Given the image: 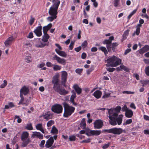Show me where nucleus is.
Here are the masks:
<instances>
[{
  "label": "nucleus",
  "mask_w": 149,
  "mask_h": 149,
  "mask_svg": "<svg viewBox=\"0 0 149 149\" xmlns=\"http://www.w3.org/2000/svg\"><path fill=\"white\" fill-rule=\"evenodd\" d=\"M7 82L6 80L3 81V83L0 86V88H4L7 85Z\"/></svg>",
  "instance_id": "44"
},
{
  "label": "nucleus",
  "mask_w": 149,
  "mask_h": 149,
  "mask_svg": "<svg viewBox=\"0 0 149 149\" xmlns=\"http://www.w3.org/2000/svg\"><path fill=\"white\" fill-rule=\"evenodd\" d=\"M87 42L86 40H85L81 44V46L83 48H85L87 45Z\"/></svg>",
  "instance_id": "56"
},
{
  "label": "nucleus",
  "mask_w": 149,
  "mask_h": 149,
  "mask_svg": "<svg viewBox=\"0 0 149 149\" xmlns=\"http://www.w3.org/2000/svg\"><path fill=\"white\" fill-rule=\"evenodd\" d=\"M74 43V42L71 41L70 45L69 46V47L70 50H72L73 47V46Z\"/></svg>",
  "instance_id": "59"
},
{
  "label": "nucleus",
  "mask_w": 149,
  "mask_h": 149,
  "mask_svg": "<svg viewBox=\"0 0 149 149\" xmlns=\"http://www.w3.org/2000/svg\"><path fill=\"white\" fill-rule=\"evenodd\" d=\"M91 133L93 136L96 135L97 136L99 135L101 133V131L100 130H92L91 132Z\"/></svg>",
  "instance_id": "37"
},
{
  "label": "nucleus",
  "mask_w": 149,
  "mask_h": 149,
  "mask_svg": "<svg viewBox=\"0 0 149 149\" xmlns=\"http://www.w3.org/2000/svg\"><path fill=\"white\" fill-rule=\"evenodd\" d=\"M106 47L108 52H110L111 51L112 49L111 45V44L107 45Z\"/></svg>",
  "instance_id": "55"
},
{
  "label": "nucleus",
  "mask_w": 149,
  "mask_h": 149,
  "mask_svg": "<svg viewBox=\"0 0 149 149\" xmlns=\"http://www.w3.org/2000/svg\"><path fill=\"white\" fill-rule=\"evenodd\" d=\"M53 89L54 91L61 95H65L68 93V92L64 88H62L61 85L59 84L53 85Z\"/></svg>",
  "instance_id": "5"
},
{
  "label": "nucleus",
  "mask_w": 149,
  "mask_h": 149,
  "mask_svg": "<svg viewBox=\"0 0 149 149\" xmlns=\"http://www.w3.org/2000/svg\"><path fill=\"white\" fill-rule=\"evenodd\" d=\"M83 69L82 68H77L75 70L76 72L79 74H80L82 72Z\"/></svg>",
  "instance_id": "50"
},
{
  "label": "nucleus",
  "mask_w": 149,
  "mask_h": 149,
  "mask_svg": "<svg viewBox=\"0 0 149 149\" xmlns=\"http://www.w3.org/2000/svg\"><path fill=\"white\" fill-rule=\"evenodd\" d=\"M110 145V143H108L107 144H104L102 147V148L103 149H106Z\"/></svg>",
  "instance_id": "57"
},
{
  "label": "nucleus",
  "mask_w": 149,
  "mask_h": 149,
  "mask_svg": "<svg viewBox=\"0 0 149 149\" xmlns=\"http://www.w3.org/2000/svg\"><path fill=\"white\" fill-rule=\"evenodd\" d=\"M114 39V38L113 36H111L109 38V39L105 40L103 42V44H106L107 45L111 44L112 41Z\"/></svg>",
  "instance_id": "28"
},
{
  "label": "nucleus",
  "mask_w": 149,
  "mask_h": 149,
  "mask_svg": "<svg viewBox=\"0 0 149 149\" xmlns=\"http://www.w3.org/2000/svg\"><path fill=\"white\" fill-rule=\"evenodd\" d=\"M91 139H87L84 140L80 142L81 143H88L91 142Z\"/></svg>",
  "instance_id": "58"
},
{
  "label": "nucleus",
  "mask_w": 149,
  "mask_h": 149,
  "mask_svg": "<svg viewBox=\"0 0 149 149\" xmlns=\"http://www.w3.org/2000/svg\"><path fill=\"white\" fill-rule=\"evenodd\" d=\"M61 68L62 67L61 66L57 65L54 64L53 65V69L54 71L60 70Z\"/></svg>",
  "instance_id": "31"
},
{
  "label": "nucleus",
  "mask_w": 149,
  "mask_h": 149,
  "mask_svg": "<svg viewBox=\"0 0 149 149\" xmlns=\"http://www.w3.org/2000/svg\"><path fill=\"white\" fill-rule=\"evenodd\" d=\"M142 26V25L141 24H138L136 26V30L135 31H134V33L133 34V35H134L135 34H136L137 36L139 35L140 33V28Z\"/></svg>",
  "instance_id": "29"
},
{
  "label": "nucleus",
  "mask_w": 149,
  "mask_h": 149,
  "mask_svg": "<svg viewBox=\"0 0 149 149\" xmlns=\"http://www.w3.org/2000/svg\"><path fill=\"white\" fill-rule=\"evenodd\" d=\"M57 136L55 135L53 136H51L47 141L45 144V146L47 148H49L52 146L54 142V140H56L57 138Z\"/></svg>",
  "instance_id": "8"
},
{
  "label": "nucleus",
  "mask_w": 149,
  "mask_h": 149,
  "mask_svg": "<svg viewBox=\"0 0 149 149\" xmlns=\"http://www.w3.org/2000/svg\"><path fill=\"white\" fill-rule=\"evenodd\" d=\"M32 46V44L29 42H26L23 45V47L24 48H28L31 47Z\"/></svg>",
  "instance_id": "41"
},
{
  "label": "nucleus",
  "mask_w": 149,
  "mask_h": 149,
  "mask_svg": "<svg viewBox=\"0 0 149 149\" xmlns=\"http://www.w3.org/2000/svg\"><path fill=\"white\" fill-rule=\"evenodd\" d=\"M61 84L64 87L66 86V82L67 79L68 73L65 71L61 72Z\"/></svg>",
  "instance_id": "9"
},
{
  "label": "nucleus",
  "mask_w": 149,
  "mask_h": 149,
  "mask_svg": "<svg viewBox=\"0 0 149 149\" xmlns=\"http://www.w3.org/2000/svg\"><path fill=\"white\" fill-rule=\"evenodd\" d=\"M60 2L58 0L57 1L56 3L53 4L50 8L49 11V13L50 15H51V16L47 18L48 21L52 22L54 19L56 18L58 8L60 4Z\"/></svg>",
  "instance_id": "2"
},
{
  "label": "nucleus",
  "mask_w": 149,
  "mask_h": 149,
  "mask_svg": "<svg viewBox=\"0 0 149 149\" xmlns=\"http://www.w3.org/2000/svg\"><path fill=\"white\" fill-rule=\"evenodd\" d=\"M132 122V120L131 119L127 120L125 121V123H124V125H126L127 124H129Z\"/></svg>",
  "instance_id": "53"
},
{
  "label": "nucleus",
  "mask_w": 149,
  "mask_h": 149,
  "mask_svg": "<svg viewBox=\"0 0 149 149\" xmlns=\"http://www.w3.org/2000/svg\"><path fill=\"white\" fill-rule=\"evenodd\" d=\"M29 134L27 132H23L22 134L21 139L22 141V146L26 147L29 143L30 140L28 137Z\"/></svg>",
  "instance_id": "6"
},
{
  "label": "nucleus",
  "mask_w": 149,
  "mask_h": 149,
  "mask_svg": "<svg viewBox=\"0 0 149 149\" xmlns=\"http://www.w3.org/2000/svg\"><path fill=\"white\" fill-rule=\"evenodd\" d=\"M45 143V141L44 140H42L41 141L40 144V146L43 147L44 146V144Z\"/></svg>",
  "instance_id": "64"
},
{
  "label": "nucleus",
  "mask_w": 149,
  "mask_h": 149,
  "mask_svg": "<svg viewBox=\"0 0 149 149\" xmlns=\"http://www.w3.org/2000/svg\"><path fill=\"white\" fill-rule=\"evenodd\" d=\"M38 25L39 26L36 27V29L34 30V32L37 36L40 37L42 34V26L40 24H39Z\"/></svg>",
  "instance_id": "12"
},
{
  "label": "nucleus",
  "mask_w": 149,
  "mask_h": 149,
  "mask_svg": "<svg viewBox=\"0 0 149 149\" xmlns=\"http://www.w3.org/2000/svg\"><path fill=\"white\" fill-rule=\"evenodd\" d=\"M107 70L109 72H112L114 71L115 70L114 68H109L107 69Z\"/></svg>",
  "instance_id": "62"
},
{
  "label": "nucleus",
  "mask_w": 149,
  "mask_h": 149,
  "mask_svg": "<svg viewBox=\"0 0 149 149\" xmlns=\"http://www.w3.org/2000/svg\"><path fill=\"white\" fill-rule=\"evenodd\" d=\"M42 116L44 118L47 120L52 118V115L50 112L48 111L45 113L44 115H42Z\"/></svg>",
  "instance_id": "22"
},
{
  "label": "nucleus",
  "mask_w": 149,
  "mask_h": 149,
  "mask_svg": "<svg viewBox=\"0 0 149 149\" xmlns=\"http://www.w3.org/2000/svg\"><path fill=\"white\" fill-rule=\"evenodd\" d=\"M102 93L99 90H97L93 94V96L97 99L100 98L102 95Z\"/></svg>",
  "instance_id": "26"
},
{
  "label": "nucleus",
  "mask_w": 149,
  "mask_h": 149,
  "mask_svg": "<svg viewBox=\"0 0 149 149\" xmlns=\"http://www.w3.org/2000/svg\"><path fill=\"white\" fill-rule=\"evenodd\" d=\"M130 31V30L129 29H127L126 30L124 33L123 35V40H125L127 38V36L129 33V32Z\"/></svg>",
  "instance_id": "32"
},
{
  "label": "nucleus",
  "mask_w": 149,
  "mask_h": 149,
  "mask_svg": "<svg viewBox=\"0 0 149 149\" xmlns=\"http://www.w3.org/2000/svg\"><path fill=\"white\" fill-rule=\"evenodd\" d=\"M14 40V38L12 36L9 37L4 42L5 45L6 47L9 46L12 43Z\"/></svg>",
  "instance_id": "18"
},
{
  "label": "nucleus",
  "mask_w": 149,
  "mask_h": 149,
  "mask_svg": "<svg viewBox=\"0 0 149 149\" xmlns=\"http://www.w3.org/2000/svg\"><path fill=\"white\" fill-rule=\"evenodd\" d=\"M92 131V130L88 129V130L86 131V134L88 136H93L92 134L91 133V132Z\"/></svg>",
  "instance_id": "49"
},
{
  "label": "nucleus",
  "mask_w": 149,
  "mask_h": 149,
  "mask_svg": "<svg viewBox=\"0 0 149 149\" xmlns=\"http://www.w3.org/2000/svg\"><path fill=\"white\" fill-rule=\"evenodd\" d=\"M54 124V121L52 120H50L47 123V125L48 127H51Z\"/></svg>",
  "instance_id": "47"
},
{
  "label": "nucleus",
  "mask_w": 149,
  "mask_h": 149,
  "mask_svg": "<svg viewBox=\"0 0 149 149\" xmlns=\"http://www.w3.org/2000/svg\"><path fill=\"white\" fill-rule=\"evenodd\" d=\"M37 43L35 45V46L37 48H42L48 45L44 42H42L40 41H37Z\"/></svg>",
  "instance_id": "15"
},
{
  "label": "nucleus",
  "mask_w": 149,
  "mask_h": 149,
  "mask_svg": "<svg viewBox=\"0 0 149 149\" xmlns=\"http://www.w3.org/2000/svg\"><path fill=\"white\" fill-rule=\"evenodd\" d=\"M107 63L106 65L107 67L111 66L112 67H116L119 65L121 63V60L113 56L109 58L107 60Z\"/></svg>",
  "instance_id": "3"
},
{
  "label": "nucleus",
  "mask_w": 149,
  "mask_h": 149,
  "mask_svg": "<svg viewBox=\"0 0 149 149\" xmlns=\"http://www.w3.org/2000/svg\"><path fill=\"white\" fill-rule=\"evenodd\" d=\"M25 128L27 130H32L33 129L31 123L27 124Z\"/></svg>",
  "instance_id": "42"
},
{
  "label": "nucleus",
  "mask_w": 149,
  "mask_h": 149,
  "mask_svg": "<svg viewBox=\"0 0 149 149\" xmlns=\"http://www.w3.org/2000/svg\"><path fill=\"white\" fill-rule=\"evenodd\" d=\"M137 10V8H136L127 17V19L128 20L130 19L131 17L134 14H135Z\"/></svg>",
  "instance_id": "40"
},
{
  "label": "nucleus",
  "mask_w": 149,
  "mask_h": 149,
  "mask_svg": "<svg viewBox=\"0 0 149 149\" xmlns=\"http://www.w3.org/2000/svg\"><path fill=\"white\" fill-rule=\"evenodd\" d=\"M120 0H114L113 4L115 7H117L120 3Z\"/></svg>",
  "instance_id": "45"
},
{
  "label": "nucleus",
  "mask_w": 149,
  "mask_h": 149,
  "mask_svg": "<svg viewBox=\"0 0 149 149\" xmlns=\"http://www.w3.org/2000/svg\"><path fill=\"white\" fill-rule=\"evenodd\" d=\"M107 109L108 110L110 124L112 125H115L117 123L119 125H120L123 120V115L120 114L118 117L117 116L118 113L120 112L121 107L118 106L116 108H112L110 109Z\"/></svg>",
  "instance_id": "1"
},
{
  "label": "nucleus",
  "mask_w": 149,
  "mask_h": 149,
  "mask_svg": "<svg viewBox=\"0 0 149 149\" xmlns=\"http://www.w3.org/2000/svg\"><path fill=\"white\" fill-rule=\"evenodd\" d=\"M44 35L42 36V40L44 42H47L49 38V36L47 33H43Z\"/></svg>",
  "instance_id": "27"
},
{
  "label": "nucleus",
  "mask_w": 149,
  "mask_h": 149,
  "mask_svg": "<svg viewBox=\"0 0 149 149\" xmlns=\"http://www.w3.org/2000/svg\"><path fill=\"white\" fill-rule=\"evenodd\" d=\"M123 131V130L121 128H112V133L115 134H120Z\"/></svg>",
  "instance_id": "13"
},
{
  "label": "nucleus",
  "mask_w": 149,
  "mask_h": 149,
  "mask_svg": "<svg viewBox=\"0 0 149 149\" xmlns=\"http://www.w3.org/2000/svg\"><path fill=\"white\" fill-rule=\"evenodd\" d=\"M29 92V89L28 87L24 86L20 89V92L22 93L25 95H26Z\"/></svg>",
  "instance_id": "20"
},
{
  "label": "nucleus",
  "mask_w": 149,
  "mask_h": 149,
  "mask_svg": "<svg viewBox=\"0 0 149 149\" xmlns=\"http://www.w3.org/2000/svg\"><path fill=\"white\" fill-rule=\"evenodd\" d=\"M140 82L141 83L143 86L147 85H149V80H141Z\"/></svg>",
  "instance_id": "38"
},
{
  "label": "nucleus",
  "mask_w": 149,
  "mask_h": 149,
  "mask_svg": "<svg viewBox=\"0 0 149 149\" xmlns=\"http://www.w3.org/2000/svg\"><path fill=\"white\" fill-rule=\"evenodd\" d=\"M117 70H120L123 69L127 72H128V69L123 65H121L120 67L117 68Z\"/></svg>",
  "instance_id": "39"
},
{
  "label": "nucleus",
  "mask_w": 149,
  "mask_h": 149,
  "mask_svg": "<svg viewBox=\"0 0 149 149\" xmlns=\"http://www.w3.org/2000/svg\"><path fill=\"white\" fill-rule=\"evenodd\" d=\"M112 128H111L109 129H105V130H102V132H107V133H112Z\"/></svg>",
  "instance_id": "52"
},
{
  "label": "nucleus",
  "mask_w": 149,
  "mask_h": 149,
  "mask_svg": "<svg viewBox=\"0 0 149 149\" xmlns=\"http://www.w3.org/2000/svg\"><path fill=\"white\" fill-rule=\"evenodd\" d=\"M76 136L74 135H71L69 136V139L70 141H74L76 140Z\"/></svg>",
  "instance_id": "43"
},
{
  "label": "nucleus",
  "mask_w": 149,
  "mask_h": 149,
  "mask_svg": "<svg viewBox=\"0 0 149 149\" xmlns=\"http://www.w3.org/2000/svg\"><path fill=\"white\" fill-rule=\"evenodd\" d=\"M76 97V95L75 93L73 92L72 95L70 100V103H72V104L74 106H76L77 104L74 102V99Z\"/></svg>",
  "instance_id": "14"
},
{
  "label": "nucleus",
  "mask_w": 149,
  "mask_h": 149,
  "mask_svg": "<svg viewBox=\"0 0 149 149\" xmlns=\"http://www.w3.org/2000/svg\"><path fill=\"white\" fill-rule=\"evenodd\" d=\"M100 50H101L104 52L105 55H106L108 54V52L106 47H100L98 48Z\"/></svg>",
  "instance_id": "36"
},
{
  "label": "nucleus",
  "mask_w": 149,
  "mask_h": 149,
  "mask_svg": "<svg viewBox=\"0 0 149 149\" xmlns=\"http://www.w3.org/2000/svg\"><path fill=\"white\" fill-rule=\"evenodd\" d=\"M86 124L85 122V119L83 118L82 119L81 121L80 126L82 129H84L86 127Z\"/></svg>",
  "instance_id": "30"
},
{
  "label": "nucleus",
  "mask_w": 149,
  "mask_h": 149,
  "mask_svg": "<svg viewBox=\"0 0 149 149\" xmlns=\"http://www.w3.org/2000/svg\"><path fill=\"white\" fill-rule=\"evenodd\" d=\"M35 136L40 139H42L43 138V135L40 132H33V134L31 135V137L33 138Z\"/></svg>",
  "instance_id": "19"
},
{
  "label": "nucleus",
  "mask_w": 149,
  "mask_h": 149,
  "mask_svg": "<svg viewBox=\"0 0 149 149\" xmlns=\"http://www.w3.org/2000/svg\"><path fill=\"white\" fill-rule=\"evenodd\" d=\"M51 133L54 134H56L58 133V130L54 126H53L51 131Z\"/></svg>",
  "instance_id": "35"
},
{
  "label": "nucleus",
  "mask_w": 149,
  "mask_h": 149,
  "mask_svg": "<svg viewBox=\"0 0 149 149\" xmlns=\"http://www.w3.org/2000/svg\"><path fill=\"white\" fill-rule=\"evenodd\" d=\"M73 88L78 95H79L81 93L82 89L77 84H74Z\"/></svg>",
  "instance_id": "16"
},
{
  "label": "nucleus",
  "mask_w": 149,
  "mask_h": 149,
  "mask_svg": "<svg viewBox=\"0 0 149 149\" xmlns=\"http://www.w3.org/2000/svg\"><path fill=\"white\" fill-rule=\"evenodd\" d=\"M59 80L58 78L56 77H54L53 78L52 81V83L54 84V85L55 84H59Z\"/></svg>",
  "instance_id": "33"
},
{
  "label": "nucleus",
  "mask_w": 149,
  "mask_h": 149,
  "mask_svg": "<svg viewBox=\"0 0 149 149\" xmlns=\"http://www.w3.org/2000/svg\"><path fill=\"white\" fill-rule=\"evenodd\" d=\"M55 51L56 53L59 56L64 57H66L67 54L64 51H61L57 49H55Z\"/></svg>",
  "instance_id": "23"
},
{
  "label": "nucleus",
  "mask_w": 149,
  "mask_h": 149,
  "mask_svg": "<svg viewBox=\"0 0 149 149\" xmlns=\"http://www.w3.org/2000/svg\"><path fill=\"white\" fill-rule=\"evenodd\" d=\"M52 59L53 60H56L58 63L63 65L66 64V61L64 59L61 58L56 54L53 57Z\"/></svg>",
  "instance_id": "10"
},
{
  "label": "nucleus",
  "mask_w": 149,
  "mask_h": 149,
  "mask_svg": "<svg viewBox=\"0 0 149 149\" xmlns=\"http://www.w3.org/2000/svg\"><path fill=\"white\" fill-rule=\"evenodd\" d=\"M24 100V98H21L20 100L19 101V104H25L26 106L28 105V103L27 102L26 103H23V102Z\"/></svg>",
  "instance_id": "54"
},
{
  "label": "nucleus",
  "mask_w": 149,
  "mask_h": 149,
  "mask_svg": "<svg viewBox=\"0 0 149 149\" xmlns=\"http://www.w3.org/2000/svg\"><path fill=\"white\" fill-rule=\"evenodd\" d=\"M63 104L64 108L63 116L64 117H68L74 112L75 108L73 107L69 106L68 104L65 102H64Z\"/></svg>",
  "instance_id": "4"
},
{
  "label": "nucleus",
  "mask_w": 149,
  "mask_h": 149,
  "mask_svg": "<svg viewBox=\"0 0 149 149\" xmlns=\"http://www.w3.org/2000/svg\"><path fill=\"white\" fill-rule=\"evenodd\" d=\"M52 26V24L49 23L47 25L44 26L43 28V33H47V32L51 28Z\"/></svg>",
  "instance_id": "25"
},
{
  "label": "nucleus",
  "mask_w": 149,
  "mask_h": 149,
  "mask_svg": "<svg viewBox=\"0 0 149 149\" xmlns=\"http://www.w3.org/2000/svg\"><path fill=\"white\" fill-rule=\"evenodd\" d=\"M133 114V113L132 111L130 109H129L125 112V116L127 118H130L132 117Z\"/></svg>",
  "instance_id": "24"
},
{
  "label": "nucleus",
  "mask_w": 149,
  "mask_h": 149,
  "mask_svg": "<svg viewBox=\"0 0 149 149\" xmlns=\"http://www.w3.org/2000/svg\"><path fill=\"white\" fill-rule=\"evenodd\" d=\"M128 109H129L127 108L126 105H125L122 108L121 111L125 112Z\"/></svg>",
  "instance_id": "51"
},
{
  "label": "nucleus",
  "mask_w": 149,
  "mask_h": 149,
  "mask_svg": "<svg viewBox=\"0 0 149 149\" xmlns=\"http://www.w3.org/2000/svg\"><path fill=\"white\" fill-rule=\"evenodd\" d=\"M51 109L52 111L56 113H60L62 112L63 107L61 105L56 104L52 106Z\"/></svg>",
  "instance_id": "7"
},
{
  "label": "nucleus",
  "mask_w": 149,
  "mask_h": 149,
  "mask_svg": "<svg viewBox=\"0 0 149 149\" xmlns=\"http://www.w3.org/2000/svg\"><path fill=\"white\" fill-rule=\"evenodd\" d=\"M149 50V46L148 45H145L141 49L139 50L138 51L141 54H143L144 52Z\"/></svg>",
  "instance_id": "17"
},
{
  "label": "nucleus",
  "mask_w": 149,
  "mask_h": 149,
  "mask_svg": "<svg viewBox=\"0 0 149 149\" xmlns=\"http://www.w3.org/2000/svg\"><path fill=\"white\" fill-rule=\"evenodd\" d=\"M35 20V19L34 17H33L32 16H31V18L29 21V24L31 25L34 23Z\"/></svg>",
  "instance_id": "46"
},
{
  "label": "nucleus",
  "mask_w": 149,
  "mask_h": 149,
  "mask_svg": "<svg viewBox=\"0 0 149 149\" xmlns=\"http://www.w3.org/2000/svg\"><path fill=\"white\" fill-rule=\"evenodd\" d=\"M145 72L146 75L149 76V66L146 68Z\"/></svg>",
  "instance_id": "60"
},
{
  "label": "nucleus",
  "mask_w": 149,
  "mask_h": 149,
  "mask_svg": "<svg viewBox=\"0 0 149 149\" xmlns=\"http://www.w3.org/2000/svg\"><path fill=\"white\" fill-rule=\"evenodd\" d=\"M36 129L40 131L42 133H45L44 128L43 127L42 123H38L36 125Z\"/></svg>",
  "instance_id": "21"
},
{
  "label": "nucleus",
  "mask_w": 149,
  "mask_h": 149,
  "mask_svg": "<svg viewBox=\"0 0 149 149\" xmlns=\"http://www.w3.org/2000/svg\"><path fill=\"white\" fill-rule=\"evenodd\" d=\"M15 107L13 103L12 102H10L8 103V105H6L5 107V109H8L9 108H12Z\"/></svg>",
  "instance_id": "34"
},
{
  "label": "nucleus",
  "mask_w": 149,
  "mask_h": 149,
  "mask_svg": "<svg viewBox=\"0 0 149 149\" xmlns=\"http://www.w3.org/2000/svg\"><path fill=\"white\" fill-rule=\"evenodd\" d=\"M122 93L123 94H134L135 92H132L130 91H123Z\"/></svg>",
  "instance_id": "48"
},
{
  "label": "nucleus",
  "mask_w": 149,
  "mask_h": 149,
  "mask_svg": "<svg viewBox=\"0 0 149 149\" xmlns=\"http://www.w3.org/2000/svg\"><path fill=\"white\" fill-rule=\"evenodd\" d=\"M46 65L48 67H53V65L52 63L50 62H47L46 63Z\"/></svg>",
  "instance_id": "61"
},
{
  "label": "nucleus",
  "mask_w": 149,
  "mask_h": 149,
  "mask_svg": "<svg viewBox=\"0 0 149 149\" xmlns=\"http://www.w3.org/2000/svg\"><path fill=\"white\" fill-rule=\"evenodd\" d=\"M111 94L110 93H105L104 94V95L102 97V98H107L109 97V96H110Z\"/></svg>",
  "instance_id": "63"
},
{
  "label": "nucleus",
  "mask_w": 149,
  "mask_h": 149,
  "mask_svg": "<svg viewBox=\"0 0 149 149\" xmlns=\"http://www.w3.org/2000/svg\"><path fill=\"white\" fill-rule=\"evenodd\" d=\"M94 127L95 129L101 128L103 125V122L100 120H96L94 123Z\"/></svg>",
  "instance_id": "11"
}]
</instances>
